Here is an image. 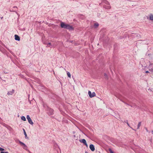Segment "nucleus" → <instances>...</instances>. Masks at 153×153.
<instances>
[{
  "label": "nucleus",
  "mask_w": 153,
  "mask_h": 153,
  "mask_svg": "<svg viewBox=\"0 0 153 153\" xmlns=\"http://www.w3.org/2000/svg\"><path fill=\"white\" fill-rule=\"evenodd\" d=\"M88 94L90 98H92L96 96V94L94 92H93L92 93L91 92L89 91L88 92Z\"/></svg>",
  "instance_id": "obj_1"
},
{
  "label": "nucleus",
  "mask_w": 153,
  "mask_h": 153,
  "mask_svg": "<svg viewBox=\"0 0 153 153\" xmlns=\"http://www.w3.org/2000/svg\"><path fill=\"white\" fill-rule=\"evenodd\" d=\"M19 142L21 145L22 146L23 148L25 150L27 149V147L26 145L24 143L22 142L21 141H19Z\"/></svg>",
  "instance_id": "obj_2"
},
{
  "label": "nucleus",
  "mask_w": 153,
  "mask_h": 153,
  "mask_svg": "<svg viewBox=\"0 0 153 153\" xmlns=\"http://www.w3.org/2000/svg\"><path fill=\"white\" fill-rule=\"evenodd\" d=\"M68 24H65L63 22H61V23L60 26L61 28L66 29Z\"/></svg>",
  "instance_id": "obj_3"
},
{
  "label": "nucleus",
  "mask_w": 153,
  "mask_h": 153,
  "mask_svg": "<svg viewBox=\"0 0 153 153\" xmlns=\"http://www.w3.org/2000/svg\"><path fill=\"white\" fill-rule=\"evenodd\" d=\"M89 148L91 150V151L93 152L95 150V148L93 144H91L89 146Z\"/></svg>",
  "instance_id": "obj_4"
},
{
  "label": "nucleus",
  "mask_w": 153,
  "mask_h": 153,
  "mask_svg": "<svg viewBox=\"0 0 153 153\" xmlns=\"http://www.w3.org/2000/svg\"><path fill=\"white\" fill-rule=\"evenodd\" d=\"M66 29L69 30H72L73 29V28L72 26L68 24Z\"/></svg>",
  "instance_id": "obj_5"
},
{
  "label": "nucleus",
  "mask_w": 153,
  "mask_h": 153,
  "mask_svg": "<svg viewBox=\"0 0 153 153\" xmlns=\"http://www.w3.org/2000/svg\"><path fill=\"white\" fill-rule=\"evenodd\" d=\"M14 92V89H12L11 91H9L8 92L7 94L8 95H12Z\"/></svg>",
  "instance_id": "obj_6"
},
{
  "label": "nucleus",
  "mask_w": 153,
  "mask_h": 153,
  "mask_svg": "<svg viewBox=\"0 0 153 153\" xmlns=\"http://www.w3.org/2000/svg\"><path fill=\"white\" fill-rule=\"evenodd\" d=\"M15 39L17 41H19L20 40V38L17 35H15Z\"/></svg>",
  "instance_id": "obj_7"
},
{
  "label": "nucleus",
  "mask_w": 153,
  "mask_h": 153,
  "mask_svg": "<svg viewBox=\"0 0 153 153\" xmlns=\"http://www.w3.org/2000/svg\"><path fill=\"white\" fill-rule=\"evenodd\" d=\"M79 141L80 142L83 143L84 144L86 142V140L85 139L80 140H79Z\"/></svg>",
  "instance_id": "obj_8"
},
{
  "label": "nucleus",
  "mask_w": 153,
  "mask_h": 153,
  "mask_svg": "<svg viewBox=\"0 0 153 153\" xmlns=\"http://www.w3.org/2000/svg\"><path fill=\"white\" fill-rule=\"evenodd\" d=\"M104 8L106 9H109L111 8V7L109 5H105L104 6Z\"/></svg>",
  "instance_id": "obj_9"
},
{
  "label": "nucleus",
  "mask_w": 153,
  "mask_h": 153,
  "mask_svg": "<svg viewBox=\"0 0 153 153\" xmlns=\"http://www.w3.org/2000/svg\"><path fill=\"white\" fill-rule=\"evenodd\" d=\"M29 123L31 125H33V123L32 122L31 118L28 120Z\"/></svg>",
  "instance_id": "obj_10"
},
{
  "label": "nucleus",
  "mask_w": 153,
  "mask_h": 153,
  "mask_svg": "<svg viewBox=\"0 0 153 153\" xmlns=\"http://www.w3.org/2000/svg\"><path fill=\"white\" fill-rule=\"evenodd\" d=\"M45 44L47 45V47H52L51 44L50 43H44Z\"/></svg>",
  "instance_id": "obj_11"
},
{
  "label": "nucleus",
  "mask_w": 153,
  "mask_h": 153,
  "mask_svg": "<svg viewBox=\"0 0 153 153\" xmlns=\"http://www.w3.org/2000/svg\"><path fill=\"white\" fill-rule=\"evenodd\" d=\"M149 19L151 20H153V15L151 14L149 15Z\"/></svg>",
  "instance_id": "obj_12"
},
{
  "label": "nucleus",
  "mask_w": 153,
  "mask_h": 153,
  "mask_svg": "<svg viewBox=\"0 0 153 153\" xmlns=\"http://www.w3.org/2000/svg\"><path fill=\"white\" fill-rule=\"evenodd\" d=\"M49 110L50 111V114L51 115L53 114V110L51 108H48Z\"/></svg>",
  "instance_id": "obj_13"
},
{
  "label": "nucleus",
  "mask_w": 153,
  "mask_h": 153,
  "mask_svg": "<svg viewBox=\"0 0 153 153\" xmlns=\"http://www.w3.org/2000/svg\"><path fill=\"white\" fill-rule=\"evenodd\" d=\"M102 2L105 4L107 5H108L109 4L108 2L106 0H103Z\"/></svg>",
  "instance_id": "obj_14"
},
{
  "label": "nucleus",
  "mask_w": 153,
  "mask_h": 153,
  "mask_svg": "<svg viewBox=\"0 0 153 153\" xmlns=\"http://www.w3.org/2000/svg\"><path fill=\"white\" fill-rule=\"evenodd\" d=\"M21 119L23 121H25L26 120L25 117L24 116H22L21 117Z\"/></svg>",
  "instance_id": "obj_15"
},
{
  "label": "nucleus",
  "mask_w": 153,
  "mask_h": 153,
  "mask_svg": "<svg viewBox=\"0 0 153 153\" xmlns=\"http://www.w3.org/2000/svg\"><path fill=\"white\" fill-rule=\"evenodd\" d=\"M141 125V123L140 122H139L138 124L137 128V129H138L139 128V127Z\"/></svg>",
  "instance_id": "obj_16"
},
{
  "label": "nucleus",
  "mask_w": 153,
  "mask_h": 153,
  "mask_svg": "<svg viewBox=\"0 0 153 153\" xmlns=\"http://www.w3.org/2000/svg\"><path fill=\"white\" fill-rule=\"evenodd\" d=\"M99 25L98 23H95L94 24V26L95 27H98Z\"/></svg>",
  "instance_id": "obj_17"
},
{
  "label": "nucleus",
  "mask_w": 153,
  "mask_h": 153,
  "mask_svg": "<svg viewBox=\"0 0 153 153\" xmlns=\"http://www.w3.org/2000/svg\"><path fill=\"white\" fill-rule=\"evenodd\" d=\"M67 74L69 77V78L71 77V75L70 73L69 72H68L67 73Z\"/></svg>",
  "instance_id": "obj_18"
},
{
  "label": "nucleus",
  "mask_w": 153,
  "mask_h": 153,
  "mask_svg": "<svg viewBox=\"0 0 153 153\" xmlns=\"http://www.w3.org/2000/svg\"><path fill=\"white\" fill-rule=\"evenodd\" d=\"M23 130L24 131V134L25 135V137L26 138L27 137V134H26V132L25 131L24 129H23Z\"/></svg>",
  "instance_id": "obj_19"
},
{
  "label": "nucleus",
  "mask_w": 153,
  "mask_h": 153,
  "mask_svg": "<svg viewBox=\"0 0 153 153\" xmlns=\"http://www.w3.org/2000/svg\"><path fill=\"white\" fill-rule=\"evenodd\" d=\"M104 77H105V78L106 79H108V76L105 73L104 74Z\"/></svg>",
  "instance_id": "obj_20"
},
{
  "label": "nucleus",
  "mask_w": 153,
  "mask_h": 153,
  "mask_svg": "<svg viewBox=\"0 0 153 153\" xmlns=\"http://www.w3.org/2000/svg\"><path fill=\"white\" fill-rule=\"evenodd\" d=\"M125 122L127 123V124L128 126H129L130 127H131L130 126V125H129V124L128 123V122L127 120H126V121H125Z\"/></svg>",
  "instance_id": "obj_21"
},
{
  "label": "nucleus",
  "mask_w": 153,
  "mask_h": 153,
  "mask_svg": "<svg viewBox=\"0 0 153 153\" xmlns=\"http://www.w3.org/2000/svg\"><path fill=\"white\" fill-rule=\"evenodd\" d=\"M26 118H27V120H29V119H30V117L29 115H27V116Z\"/></svg>",
  "instance_id": "obj_22"
},
{
  "label": "nucleus",
  "mask_w": 153,
  "mask_h": 153,
  "mask_svg": "<svg viewBox=\"0 0 153 153\" xmlns=\"http://www.w3.org/2000/svg\"><path fill=\"white\" fill-rule=\"evenodd\" d=\"M4 150V149L1 147H0V151H2Z\"/></svg>",
  "instance_id": "obj_23"
},
{
  "label": "nucleus",
  "mask_w": 153,
  "mask_h": 153,
  "mask_svg": "<svg viewBox=\"0 0 153 153\" xmlns=\"http://www.w3.org/2000/svg\"><path fill=\"white\" fill-rule=\"evenodd\" d=\"M110 153H114L111 150V149H109Z\"/></svg>",
  "instance_id": "obj_24"
},
{
  "label": "nucleus",
  "mask_w": 153,
  "mask_h": 153,
  "mask_svg": "<svg viewBox=\"0 0 153 153\" xmlns=\"http://www.w3.org/2000/svg\"><path fill=\"white\" fill-rule=\"evenodd\" d=\"M1 153H8L7 152H1Z\"/></svg>",
  "instance_id": "obj_25"
},
{
  "label": "nucleus",
  "mask_w": 153,
  "mask_h": 153,
  "mask_svg": "<svg viewBox=\"0 0 153 153\" xmlns=\"http://www.w3.org/2000/svg\"><path fill=\"white\" fill-rule=\"evenodd\" d=\"M84 145H85L87 147L88 146V145L87 144L86 142L85 143V144H84Z\"/></svg>",
  "instance_id": "obj_26"
},
{
  "label": "nucleus",
  "mask_w": 153,
  "mask_h": 153,
  "mask_svg": "<svg viewBox=\"0 0 153 153\" xmlns=\"http://www.w3.org/2000/svg\"><path fill=\"white\" fill-rule=\"evenodd\" d=\"M149 73V72L148 71H146V73Z\"/></svg>",
  "instance_id": "obj_27"
},
{
  "label": "nucleus",
  "mask_w": 153,
  "mask_h": 153,
  "mask_svg": "<svg viewBox=\"0 0 153 153\" xmlns=\"http://www.w3.org/2000/svg\"><path fill=\"white\" fill-rule=\"evenodd\" d=\"M14 8H17V7L16 6H14L13 7Z\"/></svg>",
  "instance_id": "obj_28"
},
{
  "label": "nucleus",
  "mask_w": 153,
  "mask_h": 153,
  "mask_svg": "<svg viewBox=\"0 0 153 153\" xmlns=\"http://www.w3.org/2000/svg\"><path fill=\"white\" fill-rule=\"evenodd\" d=\"M29 153H32L31 152H30V151H29Z\"/></svg>",
  "instance_id": "obj_29"
},
{
  "label": "nucleus",
  "mask_w": 153,
  "mask_h": 153,
  "mask_svg": "<svg viewBox=\"0 0 153 153\" xmlns=\"http://www.w3.org/2000/svg\"><path fill=\"white\" fill-rule=\"evenodd\" d=\"M152 134H153V131H152Z\"/></svg>",
  "instance_id": "obj_30"
},
{
  "label": "nucleus",
  "mask_w": 153,
  "mask_h": 153,
  "mask_svg": "<svg viewBox=\"0 0 153 153\" xmlns=\"http://www.w3.org/2000/svg\"><path fill=\"white\" fill-rule=\"evenodd\" d=\"M4 73H5V74H7V73H6V72H4Z\"/></svg>",
  "instance_id": "obj_31"
},
{
  "label": "nucleus",
  "mask_w": 153,
  "mask_h": 153,
  "mask_svg": "<svg viewBox=\"0 0 153 153\" xmlns=\"http://www.w3.org/2000/svg\"><path fill=\"white\" fill-rule=\"evenodd\" d=\"M44 105V107H45V105Z\"/></svg>",
  "instance_id": "obj_32"
},
{
  "label": "nucleus",
  "mask_w": 153,
  "mask_h": 153,
  "mask_svg": "<svg viewBox=\"0 0 153 153\" xmlns=\"http://www.w3.org/2000/svg\"><path fill=\"white\" fill-rule=\"evenodd\" d=\"M0 78H1V77H0Z\"/></svg>",
  "instance_id": "obj_33"
}]
</instances>
